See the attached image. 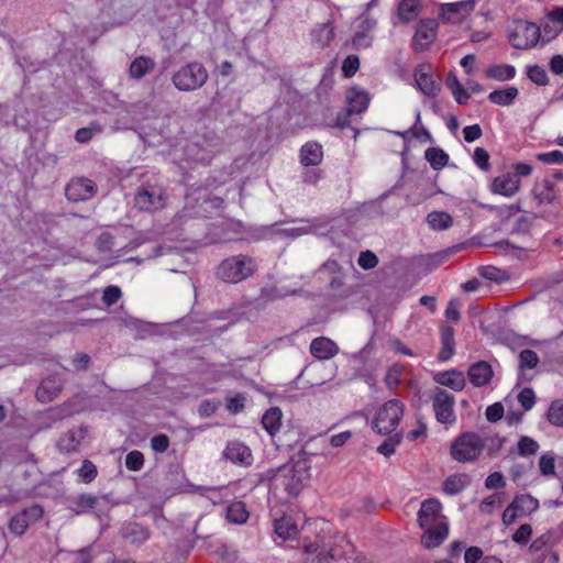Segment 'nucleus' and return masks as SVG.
<instances>
[{"mask_svg": "<svg viewBox=\"0 0 563 563\" xmlns=\"http://www.w3.org/2000/svg\"><path fill=\"white\" fill-rule=\"evenodd\" d=\"M441 509L438 500L429 499L422 503L418 514L419 525L424 531L421 542L428 549L440 545L448 537L449 527Z\"/></svg>", "mask_w": 563, "mask_h": 563, "instance_id": "obj_1", "label": "nucleus"}, {"mask_svg": "<svg viewBox=\"0 0 563 563\" xmlns=\"http://www.w3.org/2000/svg\"><path fill=\"white\" fill-rule=\"evenodd\" d=\"M310 464L307 459L299 457L282 466L274 476L276 486H283L290 496H297L310 478Z\"/></svg>", "mask_w": 563, "mask_h": 563, "instance_id": "obj_2", "label": "nucleus"}, {"mask_svg": "<svg viewBox=\"0 0 563 563\" xmlns=\"http://www.w3.org/2000/svg\"><path fill=\"white\" fill-rule=\"evenodd\" d=\"M485 442L474 432L462 433L451 445L452 457L461 463L472 462L479 457Z\"/></svg>", "mask_w": 563, "mask_h": 563, "instance_id": "obj_3", "label": "nucleus"}, {"mask_svg": "<svg viewBox=\"0 0 563 563\" xmlns=\"http://www.w3.org/2000/svg\"><path fill=\"white\" fill-rule=\"evenodd\" d=\"M404 416V406L397 400L386 401L375 413L373 429L379 434L394 432Z\"/></svg>", "mask_w": 563, "mask_h": 563, "instance_id": "obj_4", "label": "nucleus"}, {"mask_svg": "<svg viewBox=\"0 0 563 563\" xmlns=\"http://www.w3.org/2000/svg\"><path fill=\"white\" fill-rule=\"evenodd\" d=\"M255 271L252 258L245 256H233L224 260L218 268V276L227 283H239Z\"/></svg>", "mask_w": 563, "mask_h": 563, "instance_id": "obj_5", "label": "nucleus"}, {"mask_svg": "<svg viewBox=\"0 0 563 563\" xmlns=\"http://www.w3.org/2000/svg\"><path fill=\"white\" fill-rule=\"evenodd\" d=\"M541 38V29L538 24L529 21H517L509 34V43L517 49H529L534 47Z\"/></svg>", "mask_w": 563, "mask_h": 563, "instance_id": "obj_6", "label": "nucleus"}, {"mask_svg": "<svg viewBox=\"0 0 563 563\" xmlns=\"http://www.w3.org/2000/svg\"><path fill=\"white\" fill-rule=\"evenodd\" d=\"M207 80L205 67L198 63L187 65L174 76V84L179 90H194L201 87Z\"/></svg>", "mask_w": 563, "mask_h": 563, "instance_id": "obj_7", "label": "nucleus"}, {"mask_svg": "<svg viewBox=\"0 0 563 563\" xmlns=\"http://www.w3.org/2000/svg\"><path fill=\"white\" fill-rule=\"evenodd\" d=\"M416 88L428 97H435L440 91L439 84L432 75V67L429 64L419 65L413 73Z\"/></svg>", "mask_w": 563, "mask_h": 563, "instance_id": "obj_8", "label": "nucleus"}, {"mask_svg": "<svg viewBox=\"0 0 563 563\" xmlns=\"http://www.w3.org/2000/svg\"><path fill=\"white\" fill-rule=\"evenodd\" d=\"M454 397L444 390H439L433 398V408L437 420L441 423H453L454 415Z\"/></svg>", "mask_w": 563, "mask_h": 563, "instance_id": "obj_9", "label": "nucleus"}, {"mask_svg": "<svg viewBox=\"0 0 563 563\" xmlns=\"http://www.w3.org/2000/svg\"><path fill=\"white\" fill-rule=\"evenodd\" d=\"M438 23L435 20L427 19L422 20L413 35L412 46L415 51L427 49L437 37Z\"/></svg>", "mask_w": 563, "mask_h": 563, "instance_id": "obj_10", "label": "nucleus"}, {"mask_svg": "<svg viewBox=\"0 0 563 563\" xmlns=\"http://www.w3.org/2000/svg\"><path fill=\"white\" fill-rule=\"evenodd\" d=\"M65 194L71 201H84L95 196L96 186L90 179L78 177L67 184Z\"/></svg>", "mask_w": 563, "mask_h": 563, "instance_id": "obj_11", "label": "nucleus"}, {"mask_svg": "<svg viewBox=\"0 0 563 563\" xmlns=\"http://www.w3.org/2000/svg\"><path fill=\"white\" fill-rule=\"evenodd\" d=\"M521 187L520 178L511 173L495 177L490 184V191L503 197H514Z\"/></svg>", "mask_w": 563, "mask_h": 563, "instance_id": "obj_12", "label": "nucleus"}, {"mask_svg": "<svg viewBox=\"0 0 563 563\" xmlns=\"http://www.w3.org/2000/svg\"><path fill=\"white\" fill-rule=\"evenodd\" d=\"M474 4L473 0L444 4L441 16L446 22L459 23L474 9Z\"/></svg>", "mask_w": 563, "mask_h": 563, "instance_id": "obj_13", "label": "nucleus"}, {"mask_svg": "<svg viewBox=\"0 0 563 563\" xmlns=\"http://www.w3.org/2000/svg\"><path fill=\"white\" fill-rule=\"evenodd\" d=\"M346 102H347V111L349 113H362L367 110L371 96L367 91L352 87L346 91Z\"/></svg>", "mask_w": 563, "mask_h": 563, "instance_id": "obj_14", "label": "nucleus"}, {"mask_svg": "<svg viewBox=\"0 0 563 563\" xmlns=\"http://www.w3.org/2000/svg\"><path fill=\"white\" fill-rule=\"evenodd\" d=\"M135 205L144 211H155L163 207L164 198L161 189L151 188L140 191L135 197Z\"/></svg>", "mask_w": 563, "mask_h": 563, "instance_id": "obj_15", "label": "nucleus"}, {"mask_svg": "<svg viewBox=\"0 0 563 563\" xmlns=\"http://www.w3.org/2000/svg\"><path fill=\"white\" fill-rule=\"evenodd\" d=\"M275 534L283 541H289L297 538L299 528L291 516H283L273 522Z\"/></svg>", "mask_w": 563, "mask_h": 563, "instance_id": "obj_16", "label": "nucleus"}, {"mask_svg": "<svg viewBox=\"0 0 563 563\" xmlns=\"http://www.w3.org/2000/svg\"><path fill=\"white\" fill-rule=\"evenodd\" d=\"M433 379L438 384L446 386L456 391L462 390L466 385V379L463 372L456 369L438 372L434 374Z\"/></svg>", "mask_w": 563, "mask_h": 563, "instance_id": "obj_17", "label": "nucleus"}, {"mask_svg": "<svg viewBox=\"0 0 563 563\" xmlns=\"http://www.w3.org/2000/svg\"><path fill=\"white\" fill-rule=\"evenodd\" d=\"M311 354L319 360H329L336 355L339 347L336 343L329 338H317L310 344Z\"/></svg>", "mask_w": 563, "mask_h": 563, "instance_id": "obj_18", "label": "nucleus"}, {"mask_svg": "<svg viewBox=\"0 0 563 563\" xmlns=\"http://www.w3.org/2000/svg\"><path fill=\"white\" fill-rule=\"evenodd\" d=\"M225 457L233 463L250 465L252 463V452L249 446L241 442H231L225 449Z\"/></svg>", "mask_w": 563, "mask_h": 563, "instance_id": "obj_19", "label": "nucleus"}, {"mask_svg": "<svg viewBox=\"0 0 563 563\" xmlns=\"http://www.w3.org/2000/svg\"><path fill=\"white\" fill-rule=\"evenodd\" d=\"M532 195L540 203H550L556 197L555 186L550 179L539 180L533 186Z\"/></svg>", "mask_w": 563, "mask_h": 563, "instance_id": "obj_20", "label": "nucleus"}, {"mask_svg": "<svg viewBox=\"0 0 563 563\" xmlns=\"http://www.w3.org/2000/svg\"><path fill=\"white\" fill-rule=\"evenodd\" d=\"M518 93V88L510 86L504 89H496L490 91L488 95V100L494 104L508 107L515 102Z\"/></svg>", "mask_w": 563, "mask_h": 563, "instance_id": "obj_21", "label": "nucleus"}, {"mask_svg": "<svg viewBox=\"0 0 563 563\" xmlns=\"http://www.w3.org/2000/svg\"><path fill=\"white\" fill-rule=\"evenodd\" d=\"M323 157L322 146L318 143H307L301 147L300 162L305 166L318 165Z\"/></svg>", "mask_w": 563, "mask_h": 563, "instance_id": "obj_22", "label": "nucleus"}, {"mask_svg": "<svg viewBox=\"0 0 563 563\" xmlns=\"http://www.w3.org/2000/svg\"><path fill=\"white\" fill-rule=\"evenodd\" d=\"M492 368L485 362H478L472 365L468 369V377L473 385L483 386L492 378Z\"/></svg>", "mask_w": 563, "mask_h": 563, "instance_id": "obj_23", "label": "nucleus"}, {"mask_svg": "<svg viewBox=\"0 0 563 563\" xmlns=\"http://www.w3.org/2000/svg\"><path fill=\"white\" fill-rule=\"evenodd\" d=\"M516 74V68L510 64H495L485 69L487 78L498 81L511 80L515 78Z\"/></svg>", "mask_w": 563, "mask_h": 563, "instance_id": "obj_24", "label": "nucleus"}, {"mask_svg": "<svg viewBox=\"0 0 563 563\" xmlns=\"http://www.w3.org/2000/svg\"><path fill=\"white\" fill-rule=\"evenodd\" d=\"M282 410L277 407H272L263 415L262 424L271 435H274L282 427Z\"/></svg>", "mask_w": 563, "mask_h": 563, "instance_id": "obj_25", "label": "nucleus"}, {"mask_svg": "<svg viewBox=\"0 0 563 563\" xmlns=\"http://www.w3.org/2000/svg\"><path fill=\"white\" fill-rule=\"evenodd\" d=\"M85 438V431L81 429L73 430L67 433H65L60 439L58 440V448L60 451L65 452H74L76 451L82 439Z\"/></svg>", "mask_w": 563, "mask_h": 563, "instance_id": "obj_26", "label": "nucleus"}, {"mask_svg": "<svg viewBox=\"0 0 563 563\" xmlns=\"http://www.w3.org/2000/svg\"><path fill=\"white\" fill-rule=\"evenodd\" d=\"M60 390V379L57 376H53L46 380H43L41 386L37 388V400L48 401L52 400Z\"/></svg>", "mask_w": 563, "mask_h": 563, "instance_id": "obj_27", "label": "nucleus"}, {"mask_svg": "<svg viewBox=\"0 0 563 563\" xmlns=\"http://www.w3.org/2000/svg\"><path fill=\"white\" fill-rule=\"evenodd\" d=\"M419 12V0H400L398 5V15L401 21L410 22L418 16Z\"/></svg>", "mask_w": 563, "mask_h": 563, "instance_id": "obj_28", "label": "nucleus"}, {"mask_svg": "<svg viewBox=\"0 0 563 563\" xmlns=\"http://www.w3.org/2000/svg\"><path fill=\"white\" fill-rule=\"evenodd\" d=\"M446 86L451 90L455 101L460 104L467 103L470 99V92L463 88L462 84L457 79L456 75L451 73L446 78Z\"/></svg>", "mask_w": 563, "mask_h": 563, "instance_id": "obj_29", "label": "nucleus"}, {"mask_svg": "<svg viewBox=\"0 0 563 563\" xmlns=\"http://www.w3.org/2000/svg\"><path fill=\"white\" fill-rule=\"evenodd\" d=\"M470 484V478L464 474H455L446 478L443 489L449 495H456L465 489Z\"/></svg>", "mask_w": 563, "mask_h": 563, "instance_id": "obj_30", "label": "nucleus"}, {"mask_svg": "<svg viewBox=\"0 0 563 563\" xmlns=\"http://www.w3.org/2000/svg\"><path fill=\"white\" fill-rule=\"evenodd\" d=\"M427 222L432 230H446L453 224V218L445 211H433L428 214Z\"/></svg>", "mask_w": 563, "mask_h": 563, "instance_id": "obj_31", "label": "nucleus"}, {"mask_svg": "<svg viewBox=\"0 0 563 563\" xmlns=\"http://www.w3.org/2000/svg\"><path fill=\"white\" fill-rule=\"evenodd\" d=\"M424 157L435 170L442 169L449 162V155L439 147H429L424 153Z\"/></svg>", "mask_w": 563, "mask_h": 563, "instance_id": "obj_32", "label": "nucleus"}, {"mask_svg": "<svg viewBox=\"0 0 563 563\" xmlns=\"http://www.w3.org/2000/svg\"><path fill=\"white\" fill-rule=\"evenodd\" d=\"M227 519L236 525L245 523L249 519V511L245 505L241 501L231 504L227 509Z\"/></svg>", "mask_w": 563, "mask_h": 563, "instance_id": "obj_33", "label": "nucleus"}, {"mask_svg": "<svg viewBox=\"0 0 563 563\" xmlns=\"http://www.w3.org/2000/svg\"><path fill=\"white\" fill-rule=\"evenodd\" d=\"M521 516L534 512L539 507V501L530 495H520L514 499Z\"/></svg>", "mask_w": 563, "mask_h": 563, "instance_id": "obj_34", "label": "nucleus"}, {"mask_svg": "<svg viewBox=\"0 0 563 563\" xmlns=\"http://www.w3.org/2000/svg\"><path fill=\"white\" fill-rule=\"evenodd\" d=\"M453 330L450 327L442 329V349L439 353L441 361H448L453 354Z\"/></svg>", "mask_w": 563, "mask_h": 563, "instance_id": "obj_35", "label": "nucleus"}, {"mask_svg": "<svg viewBox=\"0 0 563 563\" xmlns=\"http://www.w3.org/2000/svg\"><path fill=\"white\" fill-rule=\"evenodd\" d=\"M540 29L541 36L545 42L555 38L563 31L562 27H560L555 22H551L548 12L541 22Z\"/></svg>", "mask_w": 563, "mask_h": 563, "instance_id": "obj_36", "label": "nucleus"}, {"mask_svg": "<svg viewBox=\"0 0 563 563\" xmlns=\"http://www.w3.org/2000/svg\"><path fill=\"white\" fill-rule=\"evenodd\" d=\"M334 36L333 26L331 24H322L312 31L313 40L324 46L328 45Z\"/></svg>", "mask_w": 563, "mask_h": 563, "instance_id": "obj_37", "label": "nucleus"}, {"mask_svg": "<svg viewBox=\"0 0 563 563\" xmlns=\"http://www.w3.org/2000/svg\"><path fill=\"white\" fill-rule=\"evenodd\" d=\"M153 67L150 58L139 57L134 59L130 66V74L134 78L143 77Z\"/></svg>", "mask_w": 563, "mask_h": 563, "instance_id": "obj_38", "label": "nucleus"}, {"mask_svg": "<svg viewBox=\"0 0 563 563\" xmlns=\"http://www.w3.org/2000/svg\"><path fill=\"white\" fill-rule=\"evenodd\" d=\"M27 526V510H24L21 514L14 516L9 523L11 532L18 536L23 534Z\"/></svg>", "mask_w": 563, "mask_h": 563, "instance_id": "obj_39", "label": "nucleus"}, {"mask_svg": "<svg viewBox=\"0 0 563 563\" xmlns=\"http://www.w3.org/2000/svg\"><path fill=\"white\" fill-rule=\"evenodd\" d=\"M548 418L551 423L563 426V402L560 400L553 401L548 411Z\"/></svg>", "mask_w": 563, "mask_h": 563, "instance_id": "obj_40", "label": "nucleus"}, {"mask_svg": "<svg viewBox=\"0 0 563 563\" xmlns=\"http://www.w3.org/2000/svg\"><path fill=\"white\" fill-rule=\"evenodd\" d=\"M144 456L140 451H131L125 457V466L128 470L136 472L143 467Z\"/></svg>", "mask_w": 563, "mask_h": 563, "instance_id": "obj_41", "label": "nucleus"}, {"mask_svg": "<svg viewBox=\"0 0 563 563\" xmlns=\"http://www.w3.org/2000/svg\"><path fill=\"white\" fill-rule=\"evenodd\" d=\"M540 472L545 475H554L555 474V461L554 456L550 453L542 454L539 461Z\"/></svg>", "mask_w": 563, "mask_h": 563, "instance_id": "obj_42", "label": "nucleus"}, {"mask_svg": "<svg viewBox=\"0 0 563 563\" xmlns=\"http://www.w3.org/2000/svg\"><path fill=\"white\" fill-rule=\"evenodd\" d=\"M404 372L401 365L395 364L390 366L386 373L385 382L388 387H396L400 383V378Z\"/></svg>", "mask_w": 563, "mask_h": 563, "instance_id": "obj_43", "label": "nucleus"}, {"mask_svg": "<svg viewBox=\"0 0 563 563\" xmlns=\"http://www.w3.org/2000/svg\"><path fill=\"white\" fill-rule=\"evenodd\" d=\"M528 77L537 85L548 84V75L543 67L534 65L528 68Z\"/></svg>", "mask_w": 563, "mask_h": 563, "instance_id": "obj_44", "label": "nucleus"}, {"mask_svg": "<svg viewBox=\"0 0 563 563\" xmlns=\"http://www.w3.org/2000/svg\"><path fill=\"white\" fill-rule=\"evenodd\" d=\"M78 475L82 482L90 483L97 476V468L90 461H85L78 470Z\"/></svg>", "mask_w": 563, "mask_h": 563, "instance_id": "obj_45", "label": "nucleus"}, {"mask_svg": "<svg viewBox=\"0 0 563 563\" xmlns=\"http://www.w3.org/2000/svg\"><path fill=\"white\" fill-rule=\"evenodd\" d=\"M473 161L475 165L483 170H487L489 168V154L483 147H476L474 150Z\"/></svg>", "mask_w": 563, "mask_h": 563, "instance_id": "obj_46", "label": "nucleus"}, {"mask_svg": "<svg viewBox=\"0 0 563 563\" xmlns=\"http://www.w3.org/2000/svg\"><path fill=\"white\" fill-rule=\"evenodd\" d=\"M360 67V59L355 55L347 56L345 60L343 62L342 66V73L344 77L350 78L352 77Z\"/></svg>", "mask_w": 563, "mask_h": 563, "instance_id": "obj_47", "label": "nucleus"}, {"mask_svg": "<svg viewBox=\"0 0 563 563\" xmlns=\"http://www.w3.org/2000/svg\"><path fill=\"white\" fill-rule=\"evenodd\" d=\"M532 536V527L528 523L521 525L512 536L514 542L526 544Z\"/></svg>", "mask_w": 563, "mask_h": 563, "instance_id": "obj_48", "label": "nucleus"}, {"mask_svg": "<svg viewBox=\"0 0 563 563\" xmlns=\"http://www.w3.org/2000/svg\"><path fill=\"white\" fill-rule=\"evenodd\" d=\"M518 400L525 410H530L536 402V396L531 388L522 389L518 395Z\"/></svg>", "mask_w": 563, "mask_h": 563, "instance_id": "obj_49", "label": "nucleus"}, {"mask_svg": "<svg viewBox=\"0 0 563 563\" xmlns=\"http://www.w3.org/2000/svg\"><path fill=\"white\" fill-rule=\"evenodd\" d=\"M521 368H533L538 364V356L531 350H525L519 355Z\"/></svg>", "mask_w": 563, "mask_h": 563, "instance_id": "obj_50", "label": "nucleus"}, {"mask_svg": "<svg viewBox=\"0 0 563 563\" xmlns=\"http://www.w3.org/2000/svg\"><path fill=\"white\" fill-rule=\"evenodd\" d=\"M538 448V443L534 440L527 437L521 438L520 441L518 442V450L519 453L522 455L534 454Z\"/></svg>", "mask_w": 563, "mask_h": 563, "instance_id": "obj_51", "label": "nucleus"}, {"mask_svg": "<svg viewBox=\"0 0 563 563\" xmlns=\"http://www.w3.org/2000/svg\"><path fill=\"white\" fill-rule=\"evenodd\" d=\"M537 159L545 164H563V153L560 151L540 153L537 155Z\"/></svg>", "mask_w": 563, "mask_h": 563, "instance_id": "obj_52", "label": "nucleus"}, {"mask_svg": "<svg viewBox=\"0 0 563 563\" xmlns=\"http://www.w3.org/2000/svg\"><path fill=\"white\" fill-rule=\"evenodd\" d=\"M357 262L362 268L371 269L377 265L378 260L374 253L366 251L361 253Z\"/></svg>", "mask_w": 563, "mask_h": 563, "instance_id": "obj_53", "label": "nucleus"}, {"mask_svg": "<svg viewBox=\"0 0 563 563\" xmlns=\"http://www.w3.org/2000/svg\"><path fill=\"white\" fill-rule=\"evenodd\" d=\"M121 297V290L117 286H109L103 290L102 299L107 306L115 303Z\"/></svg>", "mask_w": 563, "mask_h": 563, "instance_id": "obj_54", "label": "nucleus"}, {"mask_svg": "<svg viewBox=\"0 0 563 563\" xmlns=\"http://www.w3.org/2000/svg\"><path fill=\"white\" fill-rule=\"evenodd\" d=\"M464 140L472 143L482 136V129L478 124L467 125L463 129Z\"/></svg>", "mask_w": 563, "mask_h": 563, "instance_id": "obj_55", "label": "nucleus"}, {"mask_svg": "<svg viewBox=\"0 0 563 563\" xmlns=\"http://www.w3.org/2000/svg\"><path fill=\"white\" fill-rule=\"evenodd\" d=\"M485 413L488 421L496 422L503 417L504 407L499 402L493 404L487 407Z\"/></svg>", "mask_w": 563, "mask_h": 563, "instance_id": "obj_56", "label": "nucleus"}, {"mask_svg": "<svg viewBox=\"0 0 563 563\" xmlns=\"http://www.w3.org/2000/svg\"><path fill=\"white\" fill-rule=\"evenodd\" d=\"M505 485L504 476L500 472L489 474L485 481V486L488 489H495Z\"/></svg>", "mask_w": 563, "mask_h": 563, "instance_id": "obj_57", "label": "nucleus"}, {"mask_svg": "<svg viewBox=\"0 0 563 563\" xmlns=\"http://www.w3.org/2000/svg\"><path fill=\"white\" fill-rule=\"evenodd\" d=\"M169 445L168 438L164 434H159L154 437L151 440V446L155 452L163 453L167 450Z\"/></svg>", "mask_w": 563, "mask_h": 563, "instance_id": "obj_58", "label": "nucleus"}, {"mask_svg": "<svg viewBox=\"0 0 563 563\" xmlns=\"http://www.w3.org/2000/svg\"><path fill=\"white\" fill-rule=\"evenodd\" d=\"M520 512L516 506V504L512 501L504 511L503 514V521L505 525L512 523L516 518L520 517Z\"/></svg>", "mask_w": 563, "mask_h": 563, "instance_id": "obj_59", "label": "nucleus"}, {"mask_svg": "<svg viewBox=\"0 0 563 563\" xmlns=\"http://www.w3.org/2000/svg\"><path fill=\"white\" fill-rule=\"evenodd\" d=\"M445 317L452 321H457L460 319V302L456 299L449 301L445 309Z\"/></svg>", "mask_w": 563, "mask_h": 563, "instance_id": "obj_60", "label": "nucleus"}, {"mask_svg": "<svg viewBox=\"0 0 563 563\" xmlns=\"http://www.w3.org/2000/svg\"><path fill=\"white\" fill-rule=\"evenodd\" d=\"M460 65L463 67V69L465 70V73L467 75L474 74V71L476 69V57H475V55L468 54V55L464 56L461 59Z\"/></svg>", "mask_w": 563, "mask_h": 563, "instance_id": "obj_61", "label": "nucleus"}, {"mask_svg": "<svg viewBox=\"0 0 563 563\" xmlns=\"http://www.w3.org/2000/svg\"><path fill=\"white\" fill-rule=\"evenodd\" d=\"M483 556L482 549L477 547H471L465 551L464 560L465 563H477Z\"/></svg>", "mask_w": 563, "mask_h": 563, "instance_id": "obj_62", "label": "nucleus"}, {"mask_svg": "<svg viewBox=\"0 0 563 563\" xmlns=\"http://www.w3.org/2000/svg\"><path fill=\"white\" fill-rule=\"evenodd\" d=\"M244 397L241 395H236L228 400V410L232 413H236L241 411L244 407Z\"/></svg>", "mask_w": 563, "mask_h": 563, "instance_id": "obj_63", "label": "nucleus"}, {"mask_svg": "<svg viewBox=\"0 0 563 563\" xmlns=\"http://www.w3.org/2000/svg\"><path fill=\"white\" fill-rule=\"evenodd\" d=\"M548 13L551 22H555L560 27L563 29V7H555Z\"/></svg>", "mask_w": 563, "mask_h": 563, "instance_id": "obj_64", "label": "nucleus"}]
</instances>
